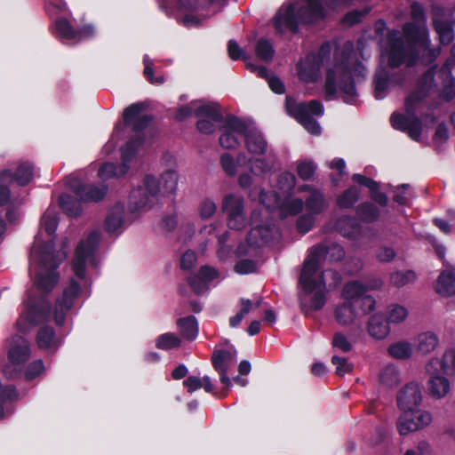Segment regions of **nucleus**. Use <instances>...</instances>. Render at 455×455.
<instances>
[{"label": "nucleus", "instance_id": "obj_18", "mask_svg": "<svg viewBox=\"0 0 455 455\" xmlns=\"http://www.w3.org/2000/svg\"><path fill=\"white\" fill-rule=\"evenodd\" d=\"M197 129L200 132L209 134L215 131L216 124L222 120V114L216 103L204 102L199 108Z\"/></svg>", "mask_w": 455, "mask_h": 455}, {"label": "nucleus", "instance_id": "obj_59", "mask_svg": "<svg viewBox=\"0 0 455 455\" xmlns=\"http://www.w3.org/2000/svg\"><path fill=\"white\" fill-rule=\"evenodd\" d=\"M299 176L303 180H308L315 172V165L312 162H299L297 165Z\"/></svg>", "mask_w": 455, "mask_h": 455}, {"label": "nucleus", "instance_id": "obj_51", "mask_svg": "<svg viewBox=\"0 0 455 455\" xmlns=\"http://www.w3.org/2000/svg\"><path fill=\"white\" fill-rule=\"evenodd\" d=\"M331 345L333 348L341 352H349L352 349V344L347 337L342 332H336L332 338Z\"/></svg>", "mask_w": 455, "mask_h": 455}, {"label": "nucleus", "instance_id": "obj_24", "mask_svg": "<svg viewBox=\"0 0 455 455\" xmlns=\"http://www.w3.org/2000/svg\"><path fill=\"white\" fill-rule=\"evenodd\" d=\"M49 317L48 307L31 305L26 315H22L17 321V326L21 331H26L30 327Z\"/></svg>", "mask_w": 455, "mask_h": 455}, {"label": "nucleus", "instance_id": "obj_56", "mask_svg": "<svg viewBox=\"0 0 455 455\" xmlns=\"http://www.w3.org/2000/svg\"><path fill=\"white\" fill-rule=\"evenodd\" d=\"M331 363L335 365V372L339 376H343L353 370V364L349 363L345 357L333 355Z\"/></svg>", "mask_w": 455, "mask_h": 455}, {"label": "nucleus", "instance_id": "obj_62", "mask_svg": "<svg viewBox=\"0 0 455 455\" xmlns=\"http://www.w3.org/2000/svg\"><path fill=\"white\" fill-rule=\"evenodd\" d=\"M304 203L301 199H292L288 201L284 205L283 212L285 215L291 214H297L299 213L302 208H303Z\"/></svg>", "mask_w": 455, "mask_h": 455}, {"label": "nucleus", "instance_id": "obj_58", "mask_svg": "<svg viewBox=\"0 0 455 455\" xmlns=\"http://www.w3.org/2000/svg\"><path fill=\"white\" fill-rule=\"evenodd\" d=\"M295 185V177L291 172H284L280 175L278 180L279 189L283 193H288L291 189L293 188Z\"/></svg>", "mask_w": 455, "mask_h": 455}, {"label": "nucleus", "instance_id": "obj_9", "mask_svg": "<svg viewBox=\"0 0 455 455\" xmlns=\"http://www.w3.org/2000/svg\"><path fill=\"white\" fill-rule=\"evenodd\" d=\"M366 293L367 287L364 283L351 281L344 285L341 297L344 301L356 305L363 314H370L376 308V300Z\"/></svg>", "mask_w": 455, "mask_h": 455}, {"label": "nucleus", "instance_id": "obj_55", "mask_svg": "<svg viewBox=\"0 0 455 455\" xmlns=\"http://www.w3.org/2000/svg\"><path fill=\"white\" fill-rule=\"evenodd\" d=\"M380 380L384 385L392 387L395 385L399 380V374L397 370L393 366H387L383 369L380 375Z\"/></svg>", "mask_w": 455, "mask_h": 455}, {"label": "nucleus", "instance_id": "obj_14", "mask_svg": "<svg viewBox=\"0 0 455 455\" xmlns=\"http://www.w3.org/2000/svg\"><path fill=\"white\" fill-rule=\"evenodd\" d=\"M222 209L228 215V226L239 230L245 227L244 200L241 196L230 194L224 197Z\"/></svg>", "mask_w": 455, "mask_h": 455}, {"label": "nucleus", "instance_id": "obj_5", "mask_svg": "<svg viewBox=\"0 0 455 455\" xmlns=\"http://www.w3.org/2000/svg\"><path fill=\"white\" fill-rule=\"evenodd\" d=\"M244 144L247 153L248 170L251 174L261 175L275 167V157L267 153V142L262 133L257 130L246 128Z\"/></svg>", "mask_w": 455, "mask_h": 455}, {"label": "nucleus", "instance_id": "obj_32", "mask_svg": "<svg viewBox=\"0 0 455 455\" xmlns=\"http://www.w3.org/2000/svg\"><path fill=\"white\" fill-rule=\"evenodd\" d=\"M218 271L211 267L204 266L200 268L197 275L190 277L188 282L194 291L197 293L206 289V284L218 277Z\"/></svg>", "mask_w": 455, "mask_h": 455}, {"label": "nucleus", "instance_id": "obj_43", "mask_svg": "<svg viewBox=\"0 0 455 455\" xmlns=\"http://www.w3.org/2000/svg\"><path fill=\"white\" fill-rule=\"evenodd\" d=\"M181 339L175 333L166 332L156 339V347L162 350H169L180 347Z\"/></svg>", "mask_w": 455, "mask_h": 455}, {"label": "nucleus", "instance_id": "obj_64", "mask_svg": "<svg viewBox=\"0 0 455 455\" xmlns=\"http://www.w3.org/2000/svg\"><path fill=\"white\" fill-rule=\"evenodd\" d=\"M255 263L249 259L241 260L235 267V272L242 275L252 273L253 271H255Z\"/></svg>", "mask_w": 455, "mask_h": 455}, {"label": "nucleus", "instance_id": "obj_47", "mask_svg": "<svg viewBox=\"0 0 455 455\" xmlns=\"http://www.w3.org/2000/svg\"><path fill=\"white\" fill-rule=\"evenodd\" d=\"M204 101L202 100H194L191 101L188 105L180 108L176 113V118L179 120H184L188 117L195 115L198 117L199 116V108L204 105Z\"/></svg>", "mask_w": 455, "mask_h": 455}, {"label": "nucleus", "instance_id": "obj_36", "mask_svg": "<svg viewBox=\"0 0 455 455\" xmlns=\"http://www.w3.org/2000/svg\"><path fill=\"white\" fill-rule=\"evenodd\" d=\"M261 303L262 299L260 298L255 299L254 301L249 299H241L239 301V311L235 315L229 318L230 326L233 328L238 326L243 319L254 308L259 307Z\"/></svg>", "mask_w": 455, "mask_h": 455}, {"label": "nucleus", "instance_id": "obj_26", "mask_svg": "<svg viewBox=\"0 0 455 455\" xmlns=\"http://www.w3.org/2000/svg\"><path fill=\"white\" fill-rule=\"evenodd\" d=\"M144 105L140 103L133 104L127 108L124 112V122L133 127L135 130H140L147 126L150 118L142 114Z\"/></svg>", "mask_w": 455, "mask_h": 455}, {"label": "nucleus", "instance_id": "obj_57", "mask_svg": "<svg viewBox=\"0 0 455 455\" xmlns=\"http://www.w3.org/2000/svg\"><path fill=\"white\" fill-rule=\"evenodd\" d=\"M260 203L268 209H275L280 206V196L276 192L270 191L268 193L261 192L259 197Z\"/></svg>", "mask_w": 455, "mask_h": 455}, {"label": "nucleus", "instance_id": "obj_11", "mask_svg": "<svg viewBox=\"0 0 455 455\" xmlns=\"http://www.w3.org/2000/svg\"><path fill=\"white\" fill-rule=\"evenodd\" d=\"M433 421L432 413L427 410H413L402 412L396 421V428L401 435L419 431L428 427Z\"/></svg>", "mask_w": 455, "mask_h": 455}, {"label": "nucleus", "instance_id": "obj_38", "mask_svg": "<svg viewBox=\"0 0 455 455\" xmlns=\"http://www.w3.org/2000/svg\"><path fill=\"white\" fill-rule=\"evenodd\" d=\"M180 334L188 340H194L198 335V324L195 316L180 318L177 321Z\"/></svg>", "mask_w": 455, "mask_h": 455}, {"label": "nucleus", "instance_id": "obj_13", "mask_svg": "<svg viewBox=\"0 0 455 455\" xmlns=\"http://www.w3.org/2000/svg\"><path fill=\"white\" fill-rule=\"evenodd\" d=\"M32 167L28 164H21L14 173L9 170L0 172V205L5 204L10 199V191L4 184L16 181L19 185H27L32 180Z\"/></svg>", "mask_w": 455, "mask_h": 455}, {"label": "nucleus", "instance_id": "obj_52", "mask_svg": "<svg viewBox=\"0 0 455 455\" xmlns=\"http://www.w3.org/2000/svg\"><path fill=\"white\" fill-rule=\"evenodd\" d=\"M435 27L442 44H448L453 40V33L448 24L435 21Z\"/></svg>", "mask_w": 455, "mask_h": 455}, {"label": "nucleus", "instance_id": "obj_54", "mask_svg": "<svg viewBox=\"0 0 455 455\" xmlns=\"http://www.w3.org/2000/svg\"><path fill=\"white\" fill-rule=\"evenodd\" d=\"M217 211L216 203L210 198H206L202 201L199 206V216L202 219H210L212 218Z\"/></svg>", "mask_w": 455, "mask_h": 455}, {"label": "nucleus", "instance_id": "obj_4", "mask_svg": "<svg viewBox=\"0 0 455 455\" xmlns=\"http://www.w3.org/2000/svg\"><path fill=\"white\" fill-rule=\"evenodd\" d=\"M404 38L407 47L404 49V42L398 37V33H392L389 37V45L383 57L387 58V62L391 67H397L402 62H407L411 65L414 58L408 57V53L425 51L428 46L427 31L423 24H408L403 28Z\"/></svg>", "mask_w": 455, "mask_h": 455}, {"label": "nucleus", "instance_id": "obj_49", "mask_svg": "<svg viewBox=\"0 0 455 455\" xmlns=\"http://www.w3.org/2000/svg\"><path fill=\"white\" fill-rule=\"evenodd\" d=\"M55 28L57 32L64 38L67 39H76L77 33L71 27L69 22L65 19H59L55 22Z\"/></svg>", "mask_w": 455, "mask_h": 455}, {"label": "nucleus", "instance_id": "obj_33", "mask_svg": "<svg viewBox=\"0 0 455 455\" xmlns=\"http://www.w3.org/2000/svg\"><path fill=\"white\" fill-rule=\"evenodd\" d=\"M220 164L227 175L235 176L239 168L243 166L248 168V160L244 153H239L236 157L225 153L220 156Z\"/></svg>", "mask_w": 455, "mask_h": 455}, {"label": "nucleus", "instance_id": "obj_45", "mask_svg": "<svg viewBox=\"0 0 455 455\" xmlns=\"http://www.w3.org/2000/svg\"><path fill=\"white\" fill-rule=\"evenodd\" d=\"M183 384L189 393H193L201 387H204L206 392L212 390L211 379L208 376L204 377L203 379H200L196 376H190L184 380Z\"/></svg>", "mask_w": 455, "mask_h": 455}, {"label": "nucleus", "instance_id": "obj_40", "mask_svg": "<svg viewBox=\"0 0 455 455\" xmlns=\"http://www.w3.org/2000/svg\"><path fill=\"white\" fill-rule=\"evenodd\" d=\"M77 195L85 202H98L105 196L106 188L84 186L77 190Z\"/></svg>", "mask_w": 455, "mask_h": 455}, {"label": "nucleus", "instance_id": "obj_3", "mask_svg": "<svg viewBox=\"0 0 455 455\" xmlns=\"http://www.w3.org/2000/svg\"><path fill=\"white\" fill-rule=\"evenodd\" d=\"M339 282L340 275L338 272L331 269L316 271L314 258L306 259L299 277V284L305 293L301 299L302 303L310 300L314 309H320L325 303V289L334 288Z\"/></svg>", "mask_w": 455, "mask_h": 455}, {"label": "nucleus", "instance_id": "obj_7", "mask_svg": "<svg viewBox=\"0 0 455 455\" xmlns=\"http://www.w3.org/2000/svg\"><path fill=\"white\" fill-rule=\"evenodd\" d=\"M100 241V232L91 231L78 243L72 261V269L77 277L83 278L84 276L86 266L92 262Z\"/></svg>", "mask_w": 455, "mask_h": 455}, {"label": "nucleus", "instance_id": "obj_46", "mask_svg": "<svg viewBox=\"0 0 455 455\" xmlns=\"http://www.w3.org/2000/svg\"><path fill=\"white\" fill-rule=\"evenodd\" d=\"M36 341L39 347L44 349L53 348L58 344L57 339L54 337L53 331L50 327L40 329L36 337Z\"/></svg>", "mask_w": 455, "mask_h": 455}, {"label": "nucleus", "instance_id": "obj_25", "mask_svg": "<svg viewBox=\"0 0 455 455\" xmlns=\"http://www.w3.org/2000/svg\"><path fill=\"white\" fill-rule=\"evenodd\" d=\"M427 371L428 373L441 371L447 375H455V349L447 350L442 359L432 358L427 365Z\"/></svg>", "mask_w": 455, "mask_h": 455}, {"label": "nucleus", "instance_id": "obj_8", "mask_svg": "<svg viewBox=\"0 0 455 455\" xmlns=\"http://www.w3.org/2000/svg\"><path fill=\"white\" fill-rule=\"evenodd\" d=\"M157 180L155 177L148 175L142 184L133 188L129 196V207L132 212H140L150 209L157 201Z\"/></svg>", "mask_w": 455, "mask_h": 455}, {"label": "nucleus", "instance_id": "obj_30", "mask_svg": "<svg viewBox=\"0 0 455 455\" xmlns=\"http://www.w3.org/2000/svg\"><path fill=\"white\" fill-rule=\"evenodd\" d=\"M157 195H172L178 188L179 174L176 169L169 168L162 172L159 180H157Z\"/></svg>", "mask_w": 455, "mask_h": 455}, {"label": "nucleus", "instance_id": "obj_12", "mask_svg": "<svg viewBox=\"0 0 455 455\" xmlns=\"http://www.w3.org/2000/svg\"><path fill=\"white\" fill-rule=\"evenodd\" d=\"M277 229L271 225H259L252 228L246 238L247 246L241 244L237 248V253L252 254L258 248L268 243L277 235Z\"/></svg>", "mask_w": 455, "mask_h": 455}, {"label": "nucleus", "instance_id": "obj_17", "mask_svg": "<svg viewBox=\"0 0 455 455\" xmlns=\"http://www.w3.org/2000/svg\"><path fill=\"white\" fill-rule=\"evenodd\" d=\"M246 125L235 117L228 118L220 137V144L226 149H235L240 145V138L244 137Z\"/></svg>", "mask_w": 455, "mask_h": 455}, {"label": "nucleus", "instance_id": "obj_37", "mask_svg": "<svg viewBox=\"0 0 455 455\" xmlns=\"http://www.w3.org/2000/svg\"><path fill=\"white\" fill-rule=\"evenodd\" d=\"M124 207L117 205L114 207L108 215L105 221V229L110 234H118L124 225Z\"/></svg>", "mask_w": 455, "mask_h": 455}, {"label": "nucleus", "instance_id": "obj_53", "mask_svg": "<svg viewBox=\"0 0 455 455\" xmlns=\"http://www.w3.org/2000/svg\"><path fill=\"white\" fill-rule=\"evenodd\" d=\"M375 96L382 99L387 87V76L384 71L378 72L374 78Z\"/></svg>", "mask_w": 455, "mask_h": 455}, {"label": "nucleus", "instance_id": "obj_34", "mask_svg": "<svg viewBox=\"0 0 455 455\" xmlns=\"http://www.w3.org/2000/svg\"><path fill=\"white\" fill-rule=\"evenodd\" d=\"M435 291L442 296L449 297L455 294V269L442 272L435 283Z\"/></svg>", "mask_w": 455, "mask_h": 455}, {"label": "nucleus", "instance_id": "obj_39", "mask_svg": "<svg viewBox=\"0 0 455 455\" xmlns=\"http://www.w3.org/2000/svg\"><path fill=\"white\" fill-rule=\"evenodd\" d=\"M388 354L395 359L405 360L413 354V346L407 340H398L392 343L387 348Z\"/></svg>", "mask_w": 455, "mask_h": 455}, {"label": "nucleus", "instance_id": "obj_42", "mask_svg": "<svg viewBox=\"0 0 455 455\" xmlns=\"http://www.w3.org/2000/svg\"><path fill=\"white\" fill-rule=\"evenodd\" d=\"M409 310L406 307L399 304H392L387 309L388 323H401L406 320Z\"/></svg>", "mask_w": 455, "mask_h": 455}, {"label": "nucleus", "instance_id": "obj_31", "mask_svg": "<svg viewBox=\"0 0 455 455\" xmlns=\"http://www.w3.org/2000/svg\"><path fill=\"white\" fill-rule=\"evenodd\" d=\"M319 68L318 58L311 54L298 64V75L301 80L311 82L318 76Z\"/></svg>", "mask_w": 455, "mask_h": 455}, {"label": "nucleus", "instance_id": "obj_1", "mask_svg": "<svg viewBox=\"0 0 455 455\" xmlns=\"http://www.w3.org/2000/svg\"><path fill=\"white\" fill-rule=\"evenodd\" d=\"M57 227V214L52 210H47L42 219V227L37 233L30 255L31 275H34L37 288L43 292L53 289L58 282L54 269L62 261L67 251V239L61 241L59 249L52 251L53 233Z\"/></svg>", "mask_w": 455, "mask_h": 455}, {"label": "nucleus", "instance_id": "obj_28", "mask_svg": "<svg viewBox=\"0 0 455 455\" xmlns=\"http://www.w3.org/2000/svg\"><path fill=\"white\" fill-rule=\"evenodd\" d=\"M299 190L308 192V196L306 198V210L311 215L319 214L326 210L327 203L321 192L309 186H303L299 188Z\"/></svg>", "mask_w": 455, "mask_h": 455}, {"label": "nucleus", "instance_id": "obj_61", "mask_svg": "<svg viewBox=\"0 0 455 455\" xmlns=\"http://www.w3.org/2000/svg\"><path fill=\"white\" fill-rule=\"evenodd\" d=\"M338 228L345 236H352L357 230L352 219H345L339 222Z\"/></svg>", "mask_w": 455, "mask_h": 455}, {"label": "nucleus", "instance_id": "obj_10", "mask_svg": "<svg viewBox=\"0 0 455 455\" xmlns=\"http://www.w3.org/2000/svg\"><path fill=\"white\" fill-rule=\"evenodd\" d=\"M420 100L419 95H410L405 101L406 116L400 114H393L391 123L395 129L408 132L410 137L414 140L420 138L421 128L417 118L412 116L414 106Z\"/></svg>", "mask_w": 455, "mask_h": 455}, {"label": "nucleus", "instance_id": "obj_21", "mask_svg": "<svg viewBox=\"0 0 455 455\" xmlns=\"http://www.w3.org/2000/svg\"><path fill=\"white\" fill-rule=\"evenodd\" d=\"M333 315L339 325L347 327L360 323L366 314H363L356 305L343 301L335 307Z\"/></svg>", "mask_w": 455, "mask_h": 455}, {"label": "nucleus", "instance_id": "obj_29", "mask_svg": "<svg viewBox=\"0 0 455 455\" xmlns=\"http://www.w3.org/2000/svg\"><path fill=\"white\" fill-rule=\"evenodd\" d=\"M437 373H430L427 382V391L431 397L442 399L451 391V383L447 378Z\"/></svg>", "mask_w": 455, "mask_h": 455}, {"label": "nucleus", "instance_id": "obj_48", "mask_svg": "<svg viewBox=\"0 0 455 455\" xmlns=\"http://www.w3.org/2000/svg\"><path fill=\"white\" fill-rule=\"evenodd\" d=\"M358 189L356 188H351L338 197L337 204L340 208H350L358 201Z\"/></svg>", "mask_w": 455, "mask_h": 455}, {"label": "nucleus", "instance_id": "obj_27", "mask_svg": "<svg viewBox=\"0 0 455 455\" xmlns=\"http://www.w3.org/2000/svg\"><path fill=\"white\" fill-rule=\"evenodd\" d=\"M367 332L376 340L385 339L390 333V326L383 315H372L367 322Z\"/></svg>", "mask_w": 455, "mask_h": 455}, {"label": "nucleus", "instance_id": "obj_20", "mask_svg": "<svg viewBox=\"0 0 455 455\" xmlns=\"http://www.w3.org/2000/svg\"><path fill=\"white\" fill-rule=\"evenodd\" d=\"M214 369L220 374V381L226 386L230 387L231 380L228 377V369L236 361V351L232 348L229 350L214 351L212 356Z\"/></svg>", "mask_w": 455, "mask_h": 455}, {"label": "nucleus", "instance_id": "obj_2", "mask_svg": "<svg viewBox=\"0 0 455 455\" xmlns=\"http://www.w3.org/2000/svg\"><path fill=\"white\" fill-rule=\"evenodd\" d=\"M364 67L355 58L353 44L347 42L339 49L326 75L324 92L330 99L343 97L353 102L356 97L355 80L364 76Z\"/></svg>", "mask_w": 455, "mask_h": 455}, {"label": "nucleus", "instance_id": "obj_16", "mask_svg": "<svg viewBox=\"0 0 455 455\" xmlns=\"http://www.w3.org/2000/svg\"><path fill=\"white\" fill-rule=\"evenodd\" d=\"M141 144L140 140H132L123 148L122 159L123 164L116 167L114 164H105L99 170L98 175L102 180H108L113 177H118L125 174L128 171L127 163H129L135 156L139 146Z\"/></svg>", "mask_w": 455, "mask_h": 455}, {"label": "nucleus", "instance_id": "obj_41", "mask_svg": "<svg viewBox=\"0 0 455 455\" xmlns=\"http://www.w3.org/2000/svg\"><path fill=\"white\" fill-rule=\"evenodd\" d=\"M417 278L415 272L411 270L395 271L390 275V283L397 288L413 283Z\"/></svg>", "mask_w": 455, "mask_h": 455}, {"label": "nucleus", "instance_id": "obj_15", "mask_svg": "<svg viewBox=\"0 0 455 455\" xmlns=\"http://www.w3.org/2000/svg\"><path fill=\"white\" fill-rule=\"evenodd\" d=\"M28 342L20 337L17 338L9 350L8 363L4 369V375L9 379L16 377L20 372V366L28 360Z\"/></svg>", "mask_w": 455, "mask_h": 455}, {"label": "nucleus", "instance_id": "obj_63", "mask_svg": "<svg viewBox=\"0 0 455 455\" xmlns=\"http://www.w3.org/2000/svg\"><path fill=\"white\" fill-rule=\"evenodd\" d=\"M395 250L387 246L380 247L376 253L377 259L382 262L391 261L395 259Z\"/></svg>", "mask_w": 455, "mask_h": 455}, {"label": "nucleus", "instance_id": "obj_23", "mask_svg": "<svg viewBox=\"0 0 455 455\" xmlns=\"http://www.w3.org/2000/svg\"><path fill=\"white\" fill-rule=\"evenodd\" d=\"M345 256L343 248L337 243H330L328 245H320L314 248L307 259L314 258L316 264V271H319V265L322 259H328L329 261H339Z\"/></svg>", "mask_w": 455, "mask_h": 455}, {"label": "nucleus", "instance_id": "obj_22", "mask_svg": "<svg viewBox=\"0 0 455 455\" xmlns=\"http://www.w3.org/2000/svg\"><path fill=\"white\" fill-rule=\"evenodd\" d=\"M79 291L78 284L71 281L69 285L65 288L62 296L57 300L54 308V320L57 324H61L64 321L66 313L73 306L74 299L76 298Z\"/></svg>", "mask_w": 455, "mask_h": 455}, {"label": "nucleus", "instance_id": "obj_50", "mask_svg": "<svg viewBox=\"0 0 455 455\" xmlns=\"http://www.w3.org/2000/svg\"><path fill=\"white\" fill-rule=\"evenodd\" d=\"M255 51L257 56L263 60H268L272 59L274 55V50L272 45L268 41L265 39L259 40Z\"/></svg>", "mask_w": 455, "mask_h": 455}, {"label": "nucleus", "instance_id": "obj_35", "mask_svg": "<svg viewBox=\"0 0 455 455\" xmlns=\"http://www.w3.org/2000/svg\"><path fill=\"white\" fill-rule=\"evenodd\" d=\"M439 345V338L434 331H424L417 335L415 346L417 350L424 355L435 351Z\"/></svg>", "mask_w": 455, "mask_h": 455}, {"label": "nucleus", "instance_id": "obj_19", "mask_svg": "<svg viewBox=\"0 0 455 455\" xmlns=\"http://www.w3.org/2000/svg\"><path fill=\"white\" fill-rule=\"evenodd\" d=\"M422 392L416 382H411L401 388L397 395V405L402 412L412 411L422 403Z\"/></svg>", "mask_w": 455, "mask_h": 455}, {"label": "nucleus", "instance_id": "obj_60", "mask_svg": "<svg viewBox=\"0 0 455 455\" xmlns=\"http://www.w3.org/2000/svg\"><path fill=\"white\" fill-rule=\"evenodd\" d=\"M360 216L365 220H375L379 212L376 206L372 204H363L359 209Z\"/></svg>", "mask_w": 455, "mask_h": 455}, {"label": "nucleus", "instance_id": "obj_6", "mask_svg": "<svg viewBox=\"0 0 455 455\" xmlns=\"http://www.w3.org/2000/svg\"><path fill=\"white\" fill-rule=\"evenodd\" d=\"M287 113L300 123L304 128L313 135H319L321 127L313 118V116H322L323 107L318 100H311L308 103L297 102L294 99L287 97L285 100Z\"/></svg>", "mask_w": 455, "mask_h": 455}, {"label": "nucleus", "instance_id": "obj_44", "mask_svg": "<svg viewBox=\"0 0 455 455\" xmlns=\"http://www.w3.org/2000/svg\"><path fill=\"white\" fill-rule=\"evenodd\" d=\"M60 204L63 211L69 216L76 217L82 212V205L79 201L68 195H62Z\"/></svg>", "mask_w": 455, "mask_h": 455}]
</instances>
